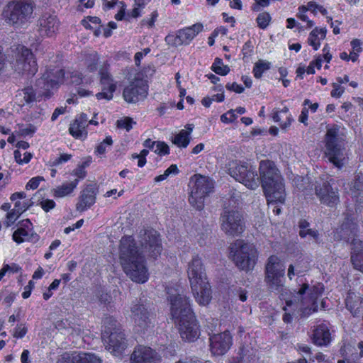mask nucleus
Returning a JSON list of instances; mask_svg holds the SVG:
<instances>
[{
    "instance_id": "1",
    "label": "nucleus",
    "mask_w": 363,
    "mask_h": 363,
    "mask_svg": "<svg viewBox=\"0 0 363 363\" xmlns=\"http://www.w3.org/2000/svg\"><path fill=\"white\" fill-rule=\"evenodd\" d=\"M139 247L132 236H124L120 241L119 259L125 274L134 282L145 283L149 274L145 255L156 257L160 255L162 246L159 233L154 229L141 230Z\"/></svg>"
},
{
    "instance_id": "2",
    "label": "nucleus",
    "mask_w": 363,
    "mask_h": 363,
    "mask_svg": "<svg viewBox=\"0 0 363 363\" xmlns=\"http://www.w3.org/2000/svg\"><path fill=\"white\" fill-rule=\"evenodd\" d=\"M167 294L171 315L178 325L181 337L186 342L195 341L199 337L200 330L189 299L179 286L169 288Z\"/></svg>"
},
{
    "instance_id": "3",
    "label": "nucleus",
    "mask_w": 363,
    "mask_h": 363,
    "mask_svg": "<svg viewBox=\"0 0 363 363\" xmlns=\"http://www.w3.org/2000/svg\"><path fill=\"white\" fill-rule=\"evenodd\" d=\"M187 274L196 302L201 306L208 305L211 299V290L201 258L199 255H194L189 262Z\"/></svg>"
},
{
    "instance_id": "4",
    "label": "nucleus",
    "mask_w": 363,
    "mask_h": 363,
    "mask_svg": "<svg viewBox=\"0 0 363 363\" xmlns=\"http://www.w3.org/2000/svg\"><path fill=\"white\" fill-rule=\"evenodd\" d=\"M324 154L335 167L341 169L348 159L345 144V135L340 126L333 125L327 128L324 138Z\"/></svg>"
},
{
    "instance_id": "5",
    "label": "nucleus",
    "mask_w": 363,
    "mask_h": 363,
    "mask_svg": "<svg viewBox=\"0 0 363 363\" xmlns=\"http://www.w3.org/2000/svg\"><path fill=\"white\" fill-rule=\"evenodd\" d=\"M59 76L57 79L51 77L50 73H44L43 77L36 82L37 92L33 86H27L18 91L16 95V103L19 106L32 105L34 102L40 100L42 96L49 97L50 89L63 82V72L58 71Z\"/></svg>"
},
{
    "instance_id": "6",
    "label": "nucleus",
    "mask_w": 363,
    "mask_h": 363,
    "mask_svg": "<svg viewBox=\"0 0 363 363\" xmlns=\"http://www.w3.org/2000/svg\"><path fill=\"white\" fill-rule=\"evenodd\" d=\"M323 286L321 284L309 286L303 284L298 289L292 299L286 300L288 307H294V310L301 312V315L306 317L317 311L318 298L322 295Z\"/></svg>"
},
{
    "instance_id": "7",
    "label": "nucleus",
    "mask_w": 363,
    "mask_h": 363,
    "mask_svg": "<svg viewBox=\"0 0 363 363\" xmlns=\"http://www.w3.org/2000/svg\"><path fill=\"white\" fill-rule=\"evenodd\" d=\"M358 231L357 223L352 218H346L336 230L334 236L337 240L350 242L352 264L355 269L363 273V242L355 238Z\"/></svg>"
},
{
    "instance_id": "8",
    "label": "nucleus",
    "mask_w": 363,
    "mask_h": 363,
    "mask_svg": "<svg viewBox=\"0 0 363 363\" xmlns=\"http://www.w3.org/2000/svg\"><path fill=\"white\" fill-rule=\"evenodd\" d=\"M238 197L233 196L225 201L224 209L220 217L222 231L230 236H238L245 228L242 215L238 210Z\"/></svg>"
},
{
    "instance_id": "9",
    "label": "nucleus",
    "mask_w": 363,
    "mask_h": 363,
    "mask_svg": "<svg viewBox=\"0 0 363 363\" xmlns=\"http://www.w3.org/2000/svg\"><path fill=\"white\" fill-rule=\"evenodd\" d=\"M104 324L101 338L106 349L113 355L120 357L127 347L125 335L113 318H106Z\"/></svg>"
},
{
    "instance_id": "10",
    "label": "nucleus",
    "mask_w": 363,
    "mask_h": 363,
    "mask_svg": "<svg viewBox=\"0 0 363 363\" xmlns=\"http://www.w3.org/2000/svg\"><path fill=\"white\" fill-rule=\"evenodd\" d=\"M230 255L235 265L247 272L254 268L257 257L255 246L242 240H237L231 245Z\"/></svg>"
},
{
    "instance_id": "11",
    "label": "nucleus",
    "mask_w": 363,
    "mask_h": 363,
    "mask_svg": "<svg viewBox=\"0 0 363 363\" xmlns=\"http://www.w3.org/2000/svg\"><path fill=\"white\" fill-rule=\"evenodd\" d=\"M264 281L270 291L281 294L285 289V266L280 259L274 255L270 256L265 265Z\"/></svg>"
},
{
    "instance_id": "12",
    "label": "nucleus",
    "mask_w": 363,
    "mask_h": 363,
    "mask_svg": "<svg viewBox=\"0 0 363 363\" xmlns=\"http://www.w3.org/2000/svg\"><path fill=\"white\" fill-rule=\"evenodd\" d=\"M228 171L232 177L248 189H255L259 186V177L253 166L240 161H231L228 164Z\"/></svg>"
},
{
    "instance_id": "13",
    "label": "nucleus",
    "mask_w": 363,
    "mask_h": 363,
    "mask_svg": "<svg viewBox=\"0 0 363 363\" xmlns=\"http://www.w3.org/2000/svg\"><path fill=\"white\" fill-rule=\"evenodd\" d=\"M130 318L138 331H147L154 327V314L152 311V304L150 302L140 299L133 303L130 308Z\"/></svg>"
},
{
    "instance_id": "14",
    "label": "nucleus",
    "mask_w": 363,
    "mask_h": 363,
    "mask_svg": "<svg viewBox=\"0 0 363 363\" xmlns=\"http://www.w3.org/2000/svg\"><path fill=\"white\" fill-rule=\"evenodd\" d=\"M33 11V7L30 3L24 1H13L9 3L4 13L9 23L20 26L31 18Z\"/></svg>"
},
{
    "instance_id": "15",
    "label": "nucleus",
    "mask_w": 363,
    "mask_h": 363,
    "mask_svg": "<svg viewBox=\"0 0 363 363\" xmlns=\"http://www.w3.org/2000/svg\"><path fill=\"white\" fill-rule=\"evenodd\" d=\"M194 178V185L192 187L189 202L196 209L201 210L203 207V199L212 191L214 184L208 177L196 174Z\"/></svg>"
},
{
    "instance_id": "16",
    "label": "nucleus",
    "mask_w": 363,
    "mask_h": 363,
    "mask_svg": "<svg viewBox=\"0 0 363 363\" xmlns=\"http://www.w3.org/2000/svg\"><path fill=\"white\" fill-rule=\"evenodd\" d=\"M13 51L15 52L16 57L14 64L15 71L18 73L34 75L38 71V66L30 50L18 45Z\"/></svg>"
},
{
    "instance_id": "17",
    "label": "nucleus",
    "mask_w": 363,
    "mask_h": 363,
    "mask_svg": "<svg viewBox=\"0 0 363 363\" xmlns=\"http://www.w3.org/2000/svg\"><path fill=\"white\" fill-rule=\"evenodd\" d=\"M203 28V26L201 23H195L191 26L179 30L175 34H168L165 37V42L167 45L173 47L189 45L202 31Z\"/></svg>"
},
{
    "instance_id": "18",
    "label": "nucleus",
    "mask_w": 363,
    "mask_h": 363,
    "mask_svg": "<svg viewBox=\"0 0 363 363\" xmlns=\"http://www.w3.org/2000/svg\"><path fill=\"white\" fill-rule=\"evenodd\" d=\"M169 347L160 348V354L149 347L140 345L134 350L130 357L131 363H157L160 361L161 356L168 357L166 350Z\"/></svg>"
},
{
    "instance_id": "19",
    "label": "nucleus",
    "mask_w": 363,
    "mask_h": 363,
    "mask_svg": "<svg viewBox=\"0 0 363 363\" xmlns=\"http://www.w3.org/2000/svg\"><path fill=\"white\" fill-rule=\"evenodd\" d=\"M60 21L55 14L44 13L38 21V33L43 38L55 37L60 27Z\"/></svg>"
},
{
    "instance_id": "20",
    "label": "nucleus",
    "mask_w": 363,
    "mask_h": 363,
    "mask_svg": "<svg viewBox=\"0 0 363 363\" xmlns=\"http://www.w3.org/2000/svg\"><path fill=\"white\" fill-rule=\"evenodd\" d=\"M262 187L269 205L284 203L286 194L284 180L263 184Z\"/></svg>"
},
{
    "instance_id": "21",
    "label": "nucleus",
    "mask_w": 363,
    "mask_h": 363,
    "mask_svg": "<svg viewBox=\"0 0 363 363\" xmlns=\"http://www.w3.org/2000/svg\"><path fill=\"white\" fill-rule=\"evenodd\" d=\"M147 94V86L145 81L136 79L125 87L123 96L128 103H136L145 99Z\"/></svg>"
},
{
    "instance_id": "22",
    "label": "nucleus",
    "mask_w": 363,
    "mask_h": 363,
    "mask_svg": "<svg viewBox=\"0 0 363 363\" xmlns=\"http://www.w3.org/2000/svg\"><path fill=\"white\" fill-rule=\"evenodd\" d=\"M211 351L213 355H223L232 345V336L228 331L214 334L210 337Z\"/></svg>"
},
{
    "instance_id": "23",
    "label": "nucleus",
    "mask_w": 363,
    "mask_h": 363,
    "mask_svg": "<svg viewBox=\"0 0 363 363\" xmlns=\"http://www.w3.org/2000/svg\"><path fill=\"white\" fill-rule=\"evenodd\" d=\"M315 194L321 203L328 206H334L339 202L337 190L333 189L328 182L315 186Z\"/></svg>"
},
{
    "instance_id": "24",
    "label": "nucleus",
    "mask_w": 363,
    "mask_h": 363,
    "mask_svg": "<svg viewBox=\"0 0 363 363\" xmlns=\"http://www.w3.org/2000/svg\"><path fill=\"white\" fill-rule=\"evenodd\" d=\"M259 183L262 186L275 181L283 180L279 171L276 167L274 163L269 160H262L259 164Z\"/></svg>"
},
{
    "instance_id": "25",
    "label": "nucleus",
    "mask_w": 363,
    "mask_h": 363,
    "mask_svg": "<svg viewBox=\"0 0 363 363\" xmlns=\"http://www.w3.org/2000/svg\"><path fill=\"white\" fill-rule=\"evenodd\" d=\"M57 363H102L101 359L93 353L64 354Z\"/></svg>"
},
{
    "instance_id": "26",
    "label": "nucleus",
    "mask_w": 363,
    "mask_h": 363,
    "mask_svg": "<svg viewBox=\"0 0 363 363\" xmlns=\"http://www.w3.org/2000/svg\"><path fill=\"white\" fill-rule=\"evenodd\" d=\"M88 117L82 113L77 118L69 128V133L77 139H84L87 136Z\"/></svg>"
},
{
    "instance_id": "27",
    "label": "nucleus",
    "mask_w": 363,
    "mask_h": 363,
    "mask_svg": "<svg viewBox=\"0 0 363 363\" xmlns=\"http://www.w3.org/2000/svg\"><path fill=\"white\" fill-rule=\"evenodd\" d=\"M313 342L318 346H328L332 341L329 326L325 323L318 325L313 333Z\"/></svg>"
},
{
    "instance_id": "28",
    "label": "nucleus",
    "mask_w": 363,
    "mask_h": 363,
    "mask_svg": "<svg viewBox=\"0 0 363 363\" xmlns=\"http://www.w3.org/2000/svg\"><path fill=\"white\" fill-rule=\"evenodd\" d=\"M96 201V194L91 187H86L83 189L79 196V201L77 204V210L84 211L90 208Z\"/></svg>"
},
{
    "instance_id": "29",
    "label": "nucleus",
    "mask_w": 363,
    "mask_h": 363,
    "mask_svg": "<svg viewBox=\"0 0 363 363\" xmlns=\"http://www.w3.org/2000/svg\"><path fill=\"white\" fill-rule=\"evenodd\" d=\"M272 118L276 123H279L281 129H287L294 121L291 114L287 107L281 109L275 108L272 113Z\"/></svg>"
},
{
    "instance_id": "30",
    "label": "nucleus",
    "mask_w": 363,
    "mask_h": 363,
    "mask_svg": "<svg viewBox=\"0 0 363 363\" xmlns=\"http://www.w3.org/2000/svg\"><path fill=\"white\" fill-rule=\"evenodd\" d=\"M78 184V179H74L71 182H65L62 184L53 188L51 190V194L56 199L69 196L74 192Z\"/></svg>"
},
{
    "instance_id": "31",
    "label": "nucleus",
    "mask_w": 363,
    "mask_h": 363,
    "mask_svg": "<svg viewBox=\"0 0 363 363\" xmlns=\"http://www.w3.org/2000/svg\"><path fill=\"white\" fill-rule=\"evenodd\" d=\"M58 71H62L63 72V82L61 84L67 82V83H71L74 84H80L83 82V79L82 77V74L78 71H72L69 72L67 74V77H65V73L63 69H57L56 70L47 71L45 73H50L51 77L57 79V77H59ZM60 77H62L60 75ZM60 83H59L55 87H57Z\"/></svg>"
},
{
    "instance_id": "32",
    "label": "nucleus",
    "mask_w": 363,
    "mask_h": 363,
    "mask_svg": "<svg viewBox=\"0 0 363 363\" xmlns=\"http://www.w3.org/2000/svg\"><path fill=\"white\" fill-rule=\"evenodd\" d=\"M310 268L309 262L306 259H297L294 264L289 266L287 276L291 280L295 275L302 276Z\"/></svg>"
},
{
    "instance_id": "33",
    "label": "nucleus",
    "mask_w": 363,
    "mask_h": 363,
    "mask_svg": "<svg viewBox=\"0 0 363 363\" xmlns=\"http://www.w3.org/2000/svg\"><path fill=\"white\" fill-rule=\"evenodd\" d=\"M13 240L20 244L24 242H35L38 240V235L33 230L18 228L13 233Z\"/></svg>"
},
{
    "instance_id": "34",
    "label": "nucleus",
    "mask_w": 363,
    "mask_h": 363,
    "mask_svg": "<svg viewBox=\"0 0 363 363\" xmlns=\"http://www.w3.org/2000/svg\"><path fill=\"white\" fill-rule=\"evenodd\" d=\"M100 81L102 88L111 91H115L116 89V83L113 81L112 76L108 72L106 65L99 70Z\"/></svg>"
},
{
    "instance_id": "35",
    "label": "nucleus",
    "mask_w": 363,
    "mask_h": 363,
    "mask_svg": "<svg viewBox=\"0 0 363 363\" xmlns=\"http://www.w3.org/2000/svg\"><path fill=\"white\" fill-rule=\"evenodd\" d=\"M350 190L357 201L363 202V174L359 173L355 176L354 182L351 184Z\"/></svg>"
},
{
    "instance_id": "36",
    "label": "nucleus",
    "mask_w": 363,
    "mask_h": 363,
    "mask_svg": "<svg viewBox=\"0 0 363 363\" xmlns=\"http://www.w3.org/2000/svg\"><path fill=\"white\" fill-rule=\"evenodd\" d=\"M326 29L325 28H315L309 34L308 42V44L317 50L320 45V41L325 38Z\"/></svg>"
},
{
    "instance_id": "37",
    "label": "nucleus",
    "mask_w": 363,
    "mask_h": 363,
    "mask_svg": "<svg viewBox=\"0 0 363 363\" xmlns=\"http://www.w3.org/2000/svg\"><path fill=\"white\" fill-rule=\"evenodd\" d=\"M191 141V136L188 135L184 130H180L177 134L172 137L173 144L181 148L186 147Z\"/></svg>"
},
{
    "instance_id": "38",
    "label": "nucleus",
    "mask_w": 363,
    "mask_h": 363,
    "mask_svg": "<svg viewBox=\"0 0 363 363\" xmlns=\"http://www.w3.org/2000/svg\"><path fill=\"white\" fill-rule=\"evenodd\" d=\"M271 63L268 61L259 60L254 66L253 74L254 77L257 79L262 77V74L270 69Z\"/></svg>"
},
{
    "instance_id": "39",
    "label": "nucleus",
    "mask_w": 363,
    "mask_h": 363,
    "mask_svg": "<svg viewBox=\"0 0 363 363\" xmlns=\"http://www.w3.org/2000/svg\"><path fill=\"white\" fill-rule=\"evenodd\" d=\"M99 61V54L93 51L89 53L85 60V64L86 65L87 69L91 72H94L97 69L98 62Z\"/></svg>"
},
{
    "instance_id": "40",
    "label": "nucleus",
    "mask_w": 363,
    "mask_h": 363,
    "mask_svg": "<svg viewBox=\"0 0 363 363\" xmlns=\"http://www.w3.org/2000/svg\"><path fill=\"white\" fill-rule=\"evenodd\" d=\"M211 69L218 74L226 75L230 72V68L228 65H225L223 62L220 58H216L214 62L211 66Z\"/></svg>"
},
{
    "instance_id": "41",
    "label": "nucleus",
    "mask_w": 363,
    "mask_h": 363,
    "mask_svg": "<svg viewBox=\"0 0 363 363\" xmlns=\"http://www.w3.org/2000/svg\"><path fill=\"white\" fill-rule=\"evenodd\" d=\"M113 145V140L111 136H106V138L100 143L95 149V154L97 155H103L111 148Z\"/></svg>"
},
{
    "instance_id": "42",
    "label": "nucleus",
    "mask_w": 363,
    "mask_h": 363,
    "mask_svg": "<svg viewBox=\"0 0 363 363\" xmlns=\"http://www.w3.org/2000/svg\"><path fill=\"white\" fill-rule=\"evenodd\" d=\"M13 155L16 162L21 165L28 164L33 157V155L30 152H25L21 153L18 150H15Z\"/></svg>"
},
{
    "instance_id": "43",
    "label": "nucleus",
    "mask_w": 363,
    "mask_h": 363,
    "mask_svg": "<svg viewBox=\"0 0 363 363\" xmlns=\"http://www.w3.org/2000/svg\"><path fill=\"white\" fill-rule=\"evenodd\" d=\"M72 157L70 154L61 153L58 157L50 159L49 163L51 167H58L70 160Z\"/></svg>"
},
{
    "instance_id": "44",
    "label": "nucleus",
    "mask_w": 363,
    "mask_h": 363,
    "mask_svg": "<svg viewBox=\"0 0 363 363\" xmlns=\"http://www.w3.org/2000/svg\"><path fill=\"white\" fill-rule=\"evenodd\" d=\"M135 123V121H134L133 119L130 117L122 118L118 120L116 122V125L118 128L124 129L128 132L133 128V125Z\"/></svg>"
},
{
    "instance_id": "45",
    "label": "nucleus",
    "mask_w": 363,
    "mask_h": 363,
    "mask_svg": "<svg viewBox=\"0 0 363 363\" xmlns=\"http://www.w3.org/2000/svg\"><path fill=\"white\" fill-rule=\"evenodd\" d=\"M271 21V16L269 13L263 12L258 15L257 23L259 28L265 29Z\"/></svg>"
},
{
    "instance_id": "46",
    "label": "nucleus",
    "mask_w": 363,
    "mask_h": 363,
    "mask_svg": "<svg viewBox=\"0 0 363 363\" xmlns=\"http://www.w3.org/2000/svg\"><path fill=\"white\" fill-rule=\"evenodd\" d=\"M32 205V202L30 199L23 200V201H17L15 202L14 208L17 213L22 214L24 211H26L30 206Z\"/></svg>"
},
{
    "instance_id": "47",
    "label": "nucleus",
    "mask_w": 363,
    "mask_h": 363,
    "mask_svg": "<svg viewBox=\"0 0 363 363\" xmlns=\"http://www.w3.org/2000/svg\"><path fill=\"white\" fill-rule=\"evenodd\" d=\"M100 23V18L96 16H87L86 18L81 21V23L86 29H94V27L91 26V24L97 26L99 25Z\"/></svg>"
},
{
    "instance_id": "48",
    "label": "nucleus",
    "mask_w": 363,
    "mask_h": 363,
    "mask_svg": "<svg viewBox=\"0 0 363 363\" xmlns=\"http://www.w3.org/2000/svg\"><path fill=\"white\" fill-rule=\"evenodd\" d=\"M21 214L17 213V212L12 209L9 212L7 213L6 219L4 220V225L6 227L11 226L16 220L19 218Z\"/></svg>"
},
{
    "instance_id": "49",
    "label": "nucleus",
    "mask_w": 363,
    "mask_h": 363,
    "mask_svg": "<svg viewBox=\"0 0 363 363\" xmlns=\"http://www.w3.org/2000/svg\"><path fill=\"white\" fill-rule=\"evenodd\" d=\"M86 165L88 164L86 162L82 164L78 165L77 167L72 171V175L76 177V179H78L79 181L80 179H83L84 178H85L86 175V172L85 170V167Z\"/></svg>"
},
{
    "instance_id": "50",
    "label": "nucleus",
    "mask_w": 363,
    "mask_h": 363,
    "mask_svg": "<svg viewBox=\"0 0 363 363\" xmlns=\"http://www.w3.org/2000/svg\"><path fill=\"white\" fill-rule=\"evenodd\" d=\"M306 10L307 11H309L314 14L317 13L318 12H320L323 14H325L327 13L326 10L323 6H319L312 1L308 3L307 6H306Z\"/></svg>"
},
{
    "instance_id": "51",
    "label": "nucleus",
    "mask_w": 363,
    "mask_h": 363,
    "mask_svg": "<svg viewBox=\"0 0 363 363\" xmlns=\"http://www.w3.org/2000/svg\"><path fill=\"white\" fill-rule=\"evenodd\" d=\"M154 152L160 155H165L169 153V147L164 142H157Z\"/></svg>"
},
{
    "instance_id": "52",
    "label": "nucleus",
    "mask_w": 363,
    "mask_h": 363,
    "mask_svg": "<svg viewBox=\"0 0 363 363\" xmlns=\"http://www.w3.org/2000/svg\"><path fill=\"white\" fill-rule=\"evenodd\" d=\"M237 118L233 110H230L220 116V121L225 123L233 122Z\"/></svg>"
},
{
    "instance_id": "53",
    "label": "nucleus",
    "mask_w": 363,
    "mask_h": 363,
    "mask_svg": "<svg viewBox=\"0 0 363 363\" xmlns=\"http://www.w3.org/2000/svg\"><path fill=\"white\" fill-rule=\"evenodd\" d=\"M113 91L106 90L102 88L101 91L96 94V97L98 100L105 99L109 101L113 99Z\"/></svg>"
},
{
    "instance_id": "54",
    "label": "nucleus",
    "mask_w": 363,
    "mask_h": 363,
    "mask_svg": "<svg viewBox=\"0 0 363 363\" xmlns=\"http://www.w3.org/2000/svg\"><path fill=\"white\" fill-rule=\"evenodd\" d=\"M333 88L331 91V96L333 97L339 98L345 92V88L337 82L333 84Z\"/></svg>"
},
{
    "instance_id": "55",
    "label": "nucleus",
    "mask_w": 363,
    "mask_h": 363,
    "mask_svg": "<svg viewBox=\"0 0 363 363\" xmlns=\"http://www.w3.org/2000/svg\"><path fill=\"white\" fill-rule=\"evenodd\" d=\"M307 11L306 10V6H302L299 8V12L298 13V17L303 21L307 22L308 27L311 28L313 26V22L310 21L308 16L306 15Z\"/></svg>"
},
{
    "instance_id": "56",
    "label": "nucleus",
    "mask_w": 363,
    "mask_h": 363,
    "mask_svg": "<svg viewBox=\"0 0 363 363\" xmlns=\"http://www.w3.org/2000/svg\"><path fill=\"white\" fill-rule=\"evenodd\" d=\"M55 202L52 199H43L40 203V207L45 211L48 212L49 211L53 209L55 207Z\"/></svg>"
},
{
    "instance_id": "57",
    "label": "nucleus",
    "mask_w": 363,
    "mask_h": 363,
    "mask_svg": "<svg viewBox=\"0 0 363 363\" xmlns=\"http://www.w3.org/2000/svg\"><path fill=\"white\" fill-rule=\"evenodd\" d=\"M43 180L41 177H33L27 183L26 188V189H35L38 187L40 182Z\"/></svg>"
},
{
    "instance_id": "58",
    "label": "nucleus",
    "mask_w": 363,
    "mask_h": 363,
    "mask_svg": "<svg viewBox=\"0 0 363 363\" xmlns=\"http://www.w3.org/2000/svg\"><path fill=\"white\" fill-rule=\"evenodd\" d=\"M27 333V328L21 325H17V327L15 328L13 336L16 338H22Z\"/></svg>"
},
{
    "instance_id": "59",
    "label": "nucleus",
    "mask_w": 363,
    "mask_h": 363,
    "mask_svg": "<svg viewBox=\"0 0 363 363\" xmlns=\"http://www.w3.org/2000/svg\"><path fill=\"white\" fill-rule=\"evenodd\" d=\"M121 1L118 0H111L110 1L107 0H102V7L104 10H109L114 8L116 6L119 5Z\"/></svg>"
},
{
    "instance_id": "60",
    "label": "nucleus",
    "mask_w": 363,
    "mask_h": 363,
    "mask_svg": "<svg viewBox=\"0 0 363 363\" xmlns=\"http://www.w3.org/2000/svg\"><path fill=\"white\" fill-rule=\"evenodd\" d=\"M325 356L321 352H317L314 355L310 357L309 361L310 363L315 362L317 361L318 363H328V362L325 359Z\"/></svg>"
},
{
    "instance_id": "61",
    "label": "nucleus",
    "mask_w": 363,
    "mask_h": 363,
    "mask_svg": "<svg viewBox=\"0 0 363 363\" xmlns=\"http://www.w3.org/2000/svg\"><path fill=\"white\" fill-rule=\"evenodd\" d=\"M34 286H35L34 281L32 280L29 281L28 285L26 286L24 288V291L22 293V297L23 298H25V299L28 298L30 296L31 291H32L33 289L34 288Z\"/></svg>"
},
{
    "instance_id": "62",
    "label": "nucleus",
    "mask_w": 363,
    "mask_h": 363,
    "mask_svg": "<svg viewBox=\"0 0 363 363\" xmlns=\"http://www.w3.org/2000/svg\"><path fill=\"white\" fill-rule=\"evenodd\" d=\"M4 266L9 274H16L21 269V267L16 263H12L11 264H4Z\"/></svg>"
},
{
    "instance_id": "63",
    "label": "nucleus",
    "mask_w": 363,
    "mask_h": 363,
    "mask_svg": "<svg viewBox=\"0 0 363 363\" xmlns=\"http://www.w3.org/2000/svg\"><path fill=\"white\" fill-rule=\"evenodd\" d=\"M350 45L352 48V52H357V53H360L362 52V42L359 39H353Z\"/></svg>"
},
{
    "instance_id": "64",
    "label": "nucleus",
    "mask_w": 363,
    "mask_h": 363,
    "mask_svg": "<svg viewBox=\"0 0 363 363\" xmlns=\"http://www.w3.org/2000/svg\"><path fill=\"white\" fill-rule=\"evenodd\" d=\"M226 87L229 90L233 91L238 94H240V93L243 92V91H244V88L241 85L237 84L236 82H233L232 84H228L226 85Z\"/></svg>"
}]
</instances>
